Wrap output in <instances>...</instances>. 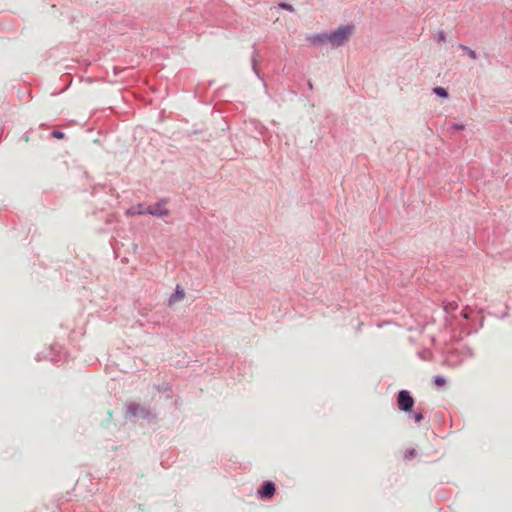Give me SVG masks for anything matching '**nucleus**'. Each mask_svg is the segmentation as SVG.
I'll use <instances>...</instances> for the list:
<instances>
[{"label":"nucleus","instance_id":"nucleus-17","mask_svg":"<svg viewBox=\"0 0 512 512\" xmlns=\"http://www.w3.org/2000/svg\"><path fill=\"white\" fill-rule=\"evenodd\" d=\"M422 419H423L422 414H417V415H415V421H416V422H421V421H422Z\"/></svg>","mask_w":512,"mask_h":512},{"label":"nucleus","instance_id":"nucleus-8","mask_svg":"<svg viewBox=\"0 0 512 512\" xmlns=\"http://www.w3.org/2000/svg\"><path fill=\"white\" fill-rule=\"evenodd\" d=\"M185 297V292L184 290L178 285L176 287V290H175V293L174 295L171 297V302H177V301H181L183 300Z\"/></svg>","mask_w":512,"mask_h":512},{"label":"nucleus","instance_id":"nucleus-16","mask_svg":"<svg viewBox=\"0 0 512 512\" xmlns=\"http://www.w3.org/2000/svg\"><path fill=\"white\" fill-rule=\"evenodd\" d=\"M137 408H138L137 405H130L128 410H129L130 413L135 414Z\"/></svg>","mask_w":512,"mask_h":512},{"label":"nucleus","instance_id":"nucleus-5","mask_svg":"<svg viewBox=\"0 0 512 512\" xmlns=\"http://www.w3.org/2000/svg\"><path fill=\"white\" fill-rule=\"evenodd\" d=\"M259 493L263 498L272 497L275 493L274 484L272 482L265 483L264 486L262 487V489L259 491Z\"/></svg>","mask_w":512,"mask_h":512},{"label":"nucleus","instance_id":"nucleus-18","mask_svg":"<svg viewBox=\"0 0 512 512\" xmlns=\"http://www.w3.org/2000/svg\"><path fill=\"white\" fill-rule=\"evenodd\" d=\"M308 86H309L310 89H313V85H312L310 80L308 81Z\"/></svg>","mask_w":512,"mask_h":512},{"label":"nucleus","instance_id":"nucleus-3","mask_svg":"<svg viewBox=\"0 0 512 512\" xmlns=\"http://www.w3.org/2000/svg\"><path fill=\"white\" fill-rule=\"evenodd\" d=\"M397 403L401 410L409 411L414 405V399L408 391L402 390L398 394Z\"/></svg>","mask_w":512,"mask_h":512},{"label":"nucleus","instance_id":"nucleus-15","mask_svg":"<svg viewBox=\"0 0 512 512\" xmlns=\"http://www.w3.org/2000/svg\"><path fill=\"white\" fill-rule=\"evenodd\" d=\"M437 40L438 41H445L446 40V34L444 31H439L437 34Z\"/></svg>","mask_w":512,"mask_h":512},{"label":"nucleus","instance_id":"nucleus-12","mask_svg":"<svg viewBox=\"0 0 512 512\" xmlns=\"http://www.w3.org/2000/svg\"><path fill=\"white\" fill-rule=\"evenodd\" d=\"M51 136L56 139H64L65 138V134L60 130H53L51 132Z\"/></svg>","mask_w":512,"mask_h":512},{"label":"nucleus","instance_id":"nucleus-4","mask_svg":"<svg viewBox=\"0 0 512 512\" xmlns=\"http://www.w3.org/2000/svg\"><path fill=\"white\" fill-rule=\"evenodd\" d=\"M329 33H319L308 37V41L313 45H321L329 42Z\"/></svg>","mask_w":512,"mask_h":512},{"label":"nucleus","instance_id":"nucleus-6","mask_svg":"<svg viewBox=\"0 0 512 512\" xmlns=\"http://www.w3.org/2000/svg\"><path fill=\"white\" fill-rule=\"evenodd\" d=\"M147 213V206L144 204H138L136 206H132L127 210V214L129 215H141Z\"/></svg>","mask_w":512,"mask_h":512},{"label":"nucleus","instance_id":"nucleus-10","mask_svg":"<svg viewBox=\"0 0 512 512\" xmlns=\"http://www.w3.org/2000/svg\"><path fill=\"white\" fill-rule=\"evenodd\" d=\"M433 93L441 98H448V96H449L447 89H445L444 87H441V86L434 87Z\"/></svg>","mask_w":512,"mask_h":512},{"label":"nucleus","instance_id":"nucleus-9","mask_svg":"<svg viewBox=\"0 0 512 512\" xmlns=\"http://www.w3.org/2000/svg\"><path fill=\"white\" fill-rule=\"evenodd\" d=\"M458 48L461 49L462 51H464L472 60L477 59L476 52L473 49H471L470 47H468L464 44H459Z\"/></svg>","mask_w":512,"mask_h":512},{"label":"nucleus","instance_id":"nucleus-14","mask_svg":"<svg viewBox=\"0 0 512 512\" xmlns=\"http://www.w3.org/2000/svg\"><path fill=\"white\" fill-rule=\"evenodd\" d=\"M451 129L454 130V131L464 130L465 129V125L464 124L453 123L451 125Z\"/></svg>","mask_w":512,"mask_h":512},{"label":"nucleus","instance_id":"nucleus-2","mask_svg":"<svg viewBox=\"0 0 512 512\" xmlns=\"http://www.w3.org/2000/svg\"><path fill=\"white\" fill-rule=\"evenodd\" d=\"M147 214L156 217H166L170 214V210L168 208V200L161 199L155 204H151L147 206Z\"/></svg>","mask_w":512,"mask_h":512},{"label":"nucleus","instance_id":"nucleus-11","mask_svg":"<svg viewBox=\"0 0 512 512\" xmlns=\"http://www.w3.org/2000/svg\"><path fill=\"white\" fill-rule=\"evenodd\" d=\"M434 383L437 387H442L446 384V380L442 376H436L434 377Z\"/></svg>","mask_w":512,"mask_h":512},{"label":"nucleus","instance_id":"nucleus-13","mask_svg":"<svg viewBox=\"0 0 512 512\" xmlns=\"http://www.w3.org/2000/svg\"><path fill=\"white\" fill-rule=\"evenodd\" d=\"M279 7L281 9H284V10H287V11H290V12L294 11V7L291 4L286 3V2H280L279 3Z\"/></svg>","mask_w":512,"mask_h":512},{"label":"nucleus","instance_id":"nucleus-1","mask_svg":"<svg viewBox=\"0 0 512 512\" xmlns=\"http://www.w3.org/2000/svg\"><path fill=\"white\" fill-rule=\"evenodd\" d=\"M354 32V25H341L336 30L329 33V43L332 47H340L344 45Z\"/></svg>","mask_w":512,"mask_h":512},{"label":"nucleus","instance_id":"nucleus-7","mask_svg":"<svg viewBox=\"0 0 512 512\" xmlns=\"http://www.w3.org/2000/svg\"><path fill=\"white\" fill-rule=\"evenodd\" d=\"M252 49H253V53H252V57H251L252 68H253V71L256 74H258L259 71H258V67H257L258 66L257 57L259 56V50H258L257 44H253Z\"/></svg>","mask_w":512,"mask_h":512}]
</instances>
